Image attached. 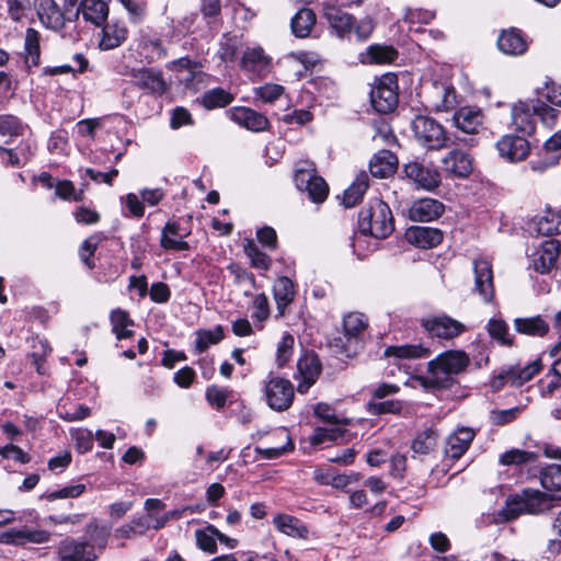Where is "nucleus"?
I'll return each mask as SVG.
<instances>
[{
	"instance_id": "nucleus-1",
	"label": "nucleus",
	"mask_w": 561,
	"mask_h": 561,
	"mask_svg": "<svg viewBox=\"0 0 561 561\" xmlns=\"http://www.w3.org/2000/svg\"><path fill=\"white\" fill-rule=\"evenodd\" d=\"M470 364L469 355L461 350L443 352L428 363V382L438 388H449L454 376L463 373Z\"/></svg>"
},
{
	"instance_id": "nucleus-2",
	"label": "nucleus",
	"mask_w": 561,
	"mask_h": 561,
	"mask_svg": "<svg viewBox=\"0 0 561 561\" xmlns=\"http://www.w3.org/2000/svg\"><path fill=\"white\" fill-rule=\"evenodd\" d=\"M411 128L417 142L430 150H439L448 144L465 147H474L477 144L472 137L448 138L444 127L434 118L427 116H416L411 123Z\"/></svg>"
},
{
	"instance_id": "nucleus-3",
	"label": "nucleus",
	"mask_w": 561,
	"mask_h": 561,
	"mask_svg": "<svg viewBox=\"0 0 561 561\" xmlns=\"http://www.w3.org/2000/svg\"><path fill=\"white\" fill-rule=\"evenodd\" d=\"M358 229L364 236L385 239L394 229L390 207L381 199H373L358 214Z\"/></svg>"
},
{
	"instance_id": "nucleus-4",
	"label": "nucleus",
	"mask_w": 561,
	"mask_h": 561,
	"mask_svg": "<svg viewBox=\"0 0 561 561\" xmlns=\"http://www.w3.org/2000/svg\"><path fill=\"white\" fill-rule=\"evenodd\" d=\"M553 497L548 493L536 489H525L520 493L511 496L505 506L499 513L502 520L508 522L517 518L520 514L539 515L549 511Z\"/></svg>"
},
{
	"instance_id": "nucleus-5",
	"label": "nucleus",
	"mask_w": 561,
	"mask_h": 561,
	"mask_svg": "<svg viewBox=\"0 0 561 561\" xmlns=\"http://www.w3.org/2000/svg\"><path fill=\"white\" fill-rule=\"evenodd\" d=\"M558 114V110L548 106L541 101H519L512 108V124L524 135H531L536 127L535 116H538L543 125L552 127Z\"/></svg>"
},
{
	"instance_id": "nucleus-6",
	"label": "nucleus",
	"mask_w": 561,
	"mask_h": 561,
	"mask_svg": "<svg viewBox=\"0 0 561 561\" xmlns=\"http://www.w3.org/2000/svg\"><path fill=\"white\" fill-rule=\"evenodd\" d=\"M541 369V358H536L526 364L504 365L499 370V374L492 378L491 387L494 391H500L504 387L519 388L530 381Z\"/></svg>"
},
{
	"instance_id": "nucleus-7",
	"label": "nucleus",
	"mask_w": 561,
	"mask_h": 561,
	"mask_svg": "<svg viewBox=\"0 0 561 561\" xmlns=\"http://www.w3.org/2000/svg\"><path fill=\"white\" fill-rule=\"evenodd\" d=\"M264 400L270 409L276 412L287 411L295 398V388L290 380L268 375L262 382Z\"/></svg>"
},
{
	"instance_id": "nucleus-8",
	"label": "nucleus",
	"mask_w": 561,
	"mask_h": 561,
	"mask_svg": "<svg viewBox=\"0 0 561 561\" xmlns=\"http://www.w3.org/2000/svg\"><path fill=\"white\" fill-rule=\"evenodd\" d=\"M398 81L393 73H386L375 80L370 91L373 107L379 113H390L398 105Z\"/></svg>"
},
{
	"instance_id": "nucleus-9",
	"label": "nucleus",
	"mask_w": 561,
	"mask_h": 561,
	"mask_svg": "<svg viewBox=\"0 0 561 561\" xmlns=\"http://www.w3.org/2000/svg\"><path fill=\"white\" fill-rule=\"evenodd\" d=\"M421 325L432 336L443 340H453L468 330L462 322L447 314L423 318L421 320Z\"/></svg>"
},
{
	"instance_id": "nucleus-10",
	"label": "nucleus",
	"mask_w": 561,
	"mask_h": 561,
	"mask_svg": "<svg viewBox=\"0 0 561 561\" xmlns=\"http://www.w3.org/2000/svg\"><path fill=\"white\" fill-rule=\"evenodd\" d=\"M404 176L414 183L419 188L432 192L435 191L442 182L439 172L420 161H410L403 165Z\"/></svg>"
},
{
	"instance_id": "nucleus-11",
	"label": "nucleus",
	"mask_w": 561,
	"mask_h": 561,
	"mask_svg": "<svg viewBox=\"0 0 561 561\" xmlns=\"http://www.w3.org/2000/svg\"><path fill=\"white\" fill-rule=\"evenodd\" d=\"M127 76L131 78L134 85L150 94L162 95L168 89L163 73L159 69L147 67L131 68Z\"/></svg>"
},
{
	"instance_id": "nucleus-12",
	"label": "nucleus",
	"mask_w": 561,
	"mask_h": 561,
	"mask_svg": "<svg viewBox=\"0 0 561 561\" xmlns=\"http://www.w3.org/2000/svg\"><path fill=\"white\" fill-rule=\"evenodd\" d=\"M560 244L556 240H547L528 254L530 266L538 273L546 274L558 268Z\"/></svg>"
},
{
	"instance_id": "nucleus-13",
	"label": "nucleus",
	"mask_w": 561,
	"mask_h": 561,
	"mask_svg": "<svg viewBox=\"0 0 561 561\" xmlns=\"http://www.w3.org/2000/svg\"><path fill=\"white\" fill-rule=\"evenodd\" d=\"M295 183L300 191L308 193L313 203H322L328 196L327 182L317 175L313 169H298L295 173Z\"/></svg>"
},
{
	"instance_id": "nucleus-14",
	"label": "nucleus",
	"mask_w": 561,
	"mask_h": 561,
	"mask_svg": "<svg viewBox=\"0 0 561 561\" xmlns=\"http://www.w3.org/2000/svg\"><path fill=\"white\" fill-rule=\"evenodd\" d=\"M443 172L448 178L466 179L473 170V159L465 150L454 148L440 160Z\"/></svg>"
},
{
	"instance_id": "nucleus-15",
	"label": "nucleus",
	"mask_w": 561,
	"mask_h": 561,
	"mask_svg": "<svg viewBox=\"0 0 561 561\" xmlns=\"http://www.w3.org/2000/svg\"><path fill=\"white\" fill-rule=\"evenodd\" d=\"M322 370L319 357L314 353H306L297 363L298 380L297 391L301 394L307 393L312 385L316 383Z\"/></svg>"
},
{
	"instance_id": "nucleus-16",
	"label": "nucleus",
	"mask_w": 561,
	"mask_h": 561,
	"mask_svg": "<svg viewBox=\"0 0 561 561\" xmlns=\"http://www.w3.org/2000/svg\"><path fill=\"white\" fill-rule=\"evenodd\" d=\"M426 105L435 112H444L457 104L456 91L444 82H433L425 90Z\"/></svg>"
},
{
	"instance_id": "nucleus-17",
	"label": "nucleus",
	"mask_w": 561,
	"mask_h": 561,
	"mask_svg": "<svg viewBox=\"0 0 561 561\" xmlns=\"http://www.w3.org/2000/svg\"><path fill=\"white\" fill-rule=\"evenodd\" d=\"M496 149L503 159L518 162L527 158L530 146L524 136L505 135L496 142Z\"/></svg>"
},
{
	"instance_id": "nucleus-18",
	"label": "nucleus",
	"mask_w": 561,
	"mask_h": 561,
	"mask_svg": "<svg viewBox=\"0 0 561 561\" xmlns=\"http://www.w3.org/2000/svg\"><path fill=\"white\" fill-rule=\"evenodd\" d=\"M476 433L470 427H459L445 440L444 457L449 460H458L469 449Z\"/></svg>"
},
{
	"instance_id": "nucleus-19",
	"label": "nucleus",
	"mask_w": 561,
	"mask_h": 561,
	"mask_svg": "<svg viewBox=\"0 0 561 561\" xmlns=\"http://www.w3.org/2000/svg\"><path fill=\"white\" fill-rule=\"evenodd\" d=\"M445 210L442 202L425 197L414 201L408 209V217L412 221L427 222L438 219Z\"/></svg>"
},
{
	"instance_id": "nucleus-20",
	"label": "nucleus",
	"mask_w": 561,
	"mask_h": 561,
	"mask_svg": "<svg viewBox=\"0 0 561 561\" xmlns=\"http://www.w3.org/2000/svg\"><path fill=\"white\" fill-rule=\"evenodd\" d=\"M226 115L236 124L251 131H263L268 127V119L261 113L245 106L228 110Z\"/></svg>"
},
{
	"instance_id": "nucleus-21",
	"label": "nucleus",
	"mask_w": 561,
	"mask_h": 561,
	"mask_svg": "<svg viewBox=\"0 0 561 561\" xmlns=\"http://www.w3.org/2000/svg\"><path fill=\"white\" fill-rule=\"evenodd\" d=\"M474 288L485 302H491L494 297L492 264L486 259L473 261Z\"/></svg>"
},
{
	"instance_id": "nucleus-22",
	"label": "nucleus",
	"mask_w": 561,
	"mask_h": 561,
	"mask_svg": "<svg viewBox=\"0 0 561 561\" xmlns=\"http://www.w3.org/2000/svg\"><path fill=\"white\" fill-rule=\"evenodd\" d=\"M58 557L60 561H95L98 558L89 542L75 539L60 542Z\"/></svg>"
},
{
	"instance_id": "nucleus-23",
	"label": "nucleus",
	"mask_w": 561,
	"mask_h": 561,
	"mask_svg": "<svg viewBox=\"0 0 561 561\" xmlns=\"http://www.w3.org/2000/svg\"><path fill=\"white\" fill-rule=\"evenodd\" d=\"M405 239L420 249H432L443 241V232L437 228L414 226L407 229Z\"/></svg>"
},
{
	"instance_id": "nucleus-24",
	"label": "nucleus",
	"mask_w": 561,
	"mask_h": 561,
	"mask_svg": "<svg viewBox=\"0 0 561 561\" xmlns=\"http://www.w3.org/2000/svg\"><path fill=\"white\" fill-rule=\"evenodd\" d=\"M35 150V144L30 139H24L16 148H5L0 146V159L7 165L21 168L31 161Z\"/></svg>"
},
{
	"instance_id": "nucleus-25",
	"label": "nucleus",
	"mask_w": 561,
	"mask_h": 561,
	"mask_svg": "<svg viewBox=\"0 0 561 561\" xmlns=\"http://www.w3.org/2000/svg\"><path fill=\"white\" fill-rule=\"evenodd\" d=\"M323 10L330 28L337 37L345 38L352 34L354 19L351 14L329 3L324 4Z\"/></svg>"
},
{
	"instance_id": "nucleus-26",
	"label": "nucleus",
	"mask_w": 561,
	"mask_h": 561,
	"mask_svg": "<svg viewBox=\"0 0 561 561\" xmlns=\"http://www.w3.org/2000/svg\"><path fill=\"white\" fill-rule=\"evenodd\" d=\"M37 15L44 26L58 31L65 24V16L55 0H35Z\"/></svg>"
},
{
	"instance_id": "nucleus-27",
	"label": "nucleus",
	"mask_w": 561,
	"mask_h": 561,
	"mask_svg": "<svg viewBox=\"0 0 561 561\" xmlns=\"http://www.w3.org/2000/svg\"><path fill=\"white\" fill-rule=\"evenodd\" d=\"M128 37V28L122 21H111L102 28L99 47L102 50H111L123 45Z\"/></svg>"
},
{
	"instance_id": "nucleus-28",
	"label": "nucleus",
	"mask_w": 561,
	"mask_h": 561,
	"mask_svg": "<svg viewBox=\"0 0 561 561\" xmlns=\"http://www.w3.org/2000/svg\"><path fill=\"white\" fill-rule=\"evenodd\" d=\"M343 327L347 344H354V352H357L364 340L367 319L363 313L353 312L344 318Z\"/></svg>"
},
{
	"instance_id": "nucleus-29",
	"label": "nucleus",
	"mask_w": 561,
	"mask_h": 561,
	"mask_svg": "<svg viewBox=\"0 0 561 561\" xmlns=\"http://www.w3.org/2000/svg\"><path fill=\"white\" fill-rule=\"evenodd\" d=\"M176 221H168L162 229L160 245L164 250L186 251L190 245L184 238L188 236Z\"/></svg>"
},
{
	"instance_id": "nucleus-30",
	"label": "nucleus",
	"mask_w": 561,
	"mask_h": 561,
	"mask_svg": "<svg viewBox=\"0 0 561 561\" xmlns=\"http://www.w3.org/2000/svg\"><path fill=\"white\" fill-rule=\"evenodd\" d=\"M137 50L140 57L153 62L165 57V47L160 37L141 32L138 38Z\"/></svg>"
},
{
	"instance_id": "nucleus-31",
	"label": "nucleus",
	"mask_w": 561,
	"mask_h": 561,
	"mask_svg": "<svg viewBox=\"0 0 561 561\" xmlns=\"http://www.w3.org/2000/svg\"><path fill=\"white\" fill-rule=\"evenodd\" d=\"M453 121L459 130L466 134H476L482 126L483 114L477 107L466 106L454 114Z\"/></svg>"
},
{
	"instance_id": "nucleus-32",
	"label": "nucleus",
	"mask_w": 561,
	"mask_h": 561,
	"mask_svg": "<svg viewBox=\"0 0 561 561\" xmlns=\"http://www.w3.org/2000/svg\"><path fill=\"white\" fill-rule=\"evenodd\" d=\"M275 528L289 537L307 539L309 537L308 527L297 517L288 514H277L273 518Z\"/></svg>"
},
{
	"instance_id": "nucleus-33",
	"label": "nucleus",
	"mask_w": 561,
	"mask_h": 561,
	"mask_svg": "<svg viewBox=\"0 0 561 561\" xmlns=\"http://www.w3.org/2000/svg\"><path fill=\"white\" fill-rule=\"evenodd\" d=\"M270 61V58L264 54L261 47H253L244 51L241 67L243 70L261 77L268 71Z\"/></svg>"
},
{
	"instance_id": "nucleus-34",
	"label": "nucleus",
	"mask_w": 561,
	"mask_h": 561,
	"mask_svg": "<svg viewBox=\"0 0 561 561\" xmlns=\"http://www.w3.org/2000/svg\"><path fill=\"white\" fill-rule=\"evenodd\" d=\"M398 167V158L390 150L378 151L369 163V171L375 178H387L393 174Z\"/></svg>"
},
{
	"instance_id": "nucleus-35",
	"label": "nucleus",
	"mask_w": 561,
	"mask_h": 561,
	"mask_svg": "<svg viewBox=\"0 0 561 561\" xmlns=\"http://www.w3.org/2000/svg\"><path fill=\"white\" fill-rule=\"evenodd\" d=\"M497 46L501 51L512 56L522 55L527 49V43L525 38L523 37L520 31L516 28L503 31L499 36Z\"/></svg>"
},
{
	"instance_id": "nucleus-36",
	"label": "nucleus",
	"mask_w": 561,
	"mask_h": 561,
	"mask_svg": "<svg viewBox=\"0 0 561 561\" xmlns=\"http://www.w3.org/2000/svg\"><path fill=\"white\" fill-rule=\"evenodd\" d=\"M278 314L284 316L285 309L293 302L296 291L293 280L286 276L278 277L273 287Z\"/></svg>"
},
{
	"instance_id": "nucleus-37",
	"label": "nucleus",
	"mask_w": 561,
	"mask_h": 561,
	"mask_svg": "<svg viewBox=\"0 0 561 561\" xmlns=\"http://www.w3.org/2000/svg\"><path fill=\"white\" fill-rule=\"evenodd\" d=\"M516 332L534 337H542L549 332V323L540 316L516 318L514 320Z\"/></svg>"
},
{
	"instance_id": "nucleus-38",
	"label": "nucleus",
	"mask_w": 561,
	"mask_h": 561,
	"mask_svg": "<svg viewBox=\"0 0 561 561\" xmlns=\"http://www.w3.org/2000/svg\"><path fill=\"white\" fill-rule=\"evenodd\" d=\"M85 21L101 25L108 15V7L102 0H81L78 9Z\"/></svg>"
},
{
	"instance_id": "nucleus-39",
	"label": "nucleus",
	"mask_w": 561,
	"mask_h": 561,
	"mask_svg": "<svg viewBox=\"0 0 561 561\" xmlns=\"http://www.w3.org/2000/svg\"><path fill=\"white\" fill-rule=\"evenodd\" d=\"M316 14L311 9H300L291 19L290 27L296 37L306 38L310 35L314 24Z\"/></svg>"
},
{
	"instance_id": "nucleus-40",
	"label": "nucleus",
	"mask_w": 561,
	"mask_h": 561,
	"mask_svg": "<svg viewBox=\"0 0 561 561\" xmlns=\"http://www.w3.org/2000/svg\"><path fill=\"white\" fill-rule=\"evenodd\" d=\"M365 409L368 414L374 416H380L382 414H393L398 416H404L405 403L398 399H390L383 401L369 400Z\"/></svg>"
},
{
	"instance_id": "nucleus-41",
	"label": "nucleus",
	"mask_w": 561,
	"mask_h": 561,
	"mask_svg": "<svg viewBox=\"0 0 561 561\" xmlns=\"http://www.w3.org/2000/svg\"><path fill=\"white\" fill-rule=\"evenodd\" d=\"M5 536L7 542L14 545H25L27 542L44 543L49 539V534L47 531L27 527L19 530H11L7 533Z\"/></svg>"
},
{
	"instance_id": "nucleus-42",
	"label": "nucleus",
	"mask_w": 561,
	"mask_h": 561,
	"mask_svg": "<svg viewBox=\"0 0 561 561\" xmlns=\"http://www.w3.org/2000/svg\"><path fill=\"white\" fill-rule=\"evenodd\" d=\"M110 320L112 331L117 340L129 339L134 335V332L129 329V327L134 325V321L127 311L116 308L112 310Z\"/></svg>"
},
{
	"instance_id": "nucleus-43",
	"label": "nucleus",
	"mask_w": 561,
	"mask_h": 561,
	"mask_svg": "<svg viewBox=\"0 0 561 561\" xmlns=\"http://www.w3.org/2000/svg\"><path fill=\"white\" fill-rule=\"evenodd\" d=\"M233 100L232 93L222 88H214L202 95L201 103L207 110H215L229 105Z\"/></svg>"
},
{
	"instance_id": "nucleus-44",
	"label": "nucleus",
	"mask_w": 561,
	"mask_h": 561,
	"mask_svg": "<svg viewBox=\"0 0 561 561\" xmlns=\"http://www.w3.org/2000/svg\"><path fill=\"white\" fill-rule=\"evenodd\" d=\"M369 178L366 173H360L352 185L344 192L343 205L346 208L354 207L364 196L368 188Z\"/></svg>"
},
{
	"instance_id": "nucleus-45",
	"label": "nucleus",
	"mask_w": 561,
	"mask_h": 561,
	"mask_svg": "<svg viewBox=\"0 0 561 561\" xmlns=\"http://www.w3.org/2000/svg\"><path fill=\"white\" fill-rule=\"evenodd\" d=\"M430 350L422 345H399L389 346L385 350L386 357L397 358H422L430 355Z\"/></svg>"
},
{
	"instance_id": "nucleus-46",
	"label": "nucleus",
	"mask_w": 561,
	"mask_h": 561,
	"mask_svg": "<svg viewBox=\"0 0 561 561\" xmlns=\"http://www.w3.org/2000/svg\"><path fill=\"white\" fill-rule=\"evenodd\" d=\"M541 486L548 492H561V465H549L540 470Z\"/></svg>"
},
{
	"instance_id": "nucleus-47",
	"label": "nucleus",
	"mask_w": 561,
	"mask_h": 561,
	"mask_svg": "<svg viewBox=\"0 0 561 561\" xmlns=\"http://www.w3.org/2000/svg\"><path fill=\"white\" fill-rule=\"evenodd\" d=\"M486 330L490 336L497 341L501 345L512 346L514 343V336L510 334L507 323L497 318H492L486 324Z\"/></svg>"
},
{
	"instance_id": "nucleus-48",
	"label": "nucleus",
	"mask_w": 561,
	"mask_h": 561,
	"mask_svg": "<svg viewBox=\"0 0 561 561\" xmlns=\"http://www.w3.org/2000/svg\"><path fill=\"white\" fill-rule=\"evenodd\" d=\"M366 58L370 64H391L398 58V51L392 46L371 45L367 49Z\"/></svg>"
},
{
	"instance_id": "nucleus-49",
	"label": "nucleus",
	"mask_w": 561,
	"mask_h": 561,
	"mask_svg": "<svg viewBox=\"0 0 561 561\" xmlns=\"http://www.w3.org/2000/svg\"><path fill=\"white\" fill-rule=\"evenodd\" d=\"M437 432L433 428H426L419 433L411 445L413 453L427 455L435 448L437 444Z\"/></svg>"
},
{
	"instance_id": "nucleus-50",
	"label": "nucleus",
	"mask_w": 561,
	"mask_h": 561,
	"mask_svg": "<svg viewBox=\"0 0 561 561\" xmlns=\"http://www.w3.org/2000/svg\"><path fill=\"white\" fill-rule=\"evenodd\" d=\"M224 336L221 325H217L210 330H198L196 332L195 348L198 353H203L210 345L219 343Z\"/></svg>"
},
{
	"instance_id": "nucleus-51",
	"label": "nucleus",
	"mask_w": 561,
	"mask_h": 561,
	"mask_svg": "<svg viewBox=\"0 0 561 561\" xmlns=\"http://www.w3.org/2000/svg\"><path fill=\"white\" fill-rule=\"evenodd\" d=\"M343 434L344 431L336 425L331 427H316L309 437V443L312 446H322L341 438Z\"/></svg>"
},
{
	"instance_id": "nucleus-52",
	"label": "nucleus",
	"mask_w": 561,
	"mask_h": 561,
	"mask_svg": "<svg viewBox=\"0 0 561 561\" xmlns=\"http://www.w3.org/2000/svg\"><path fill=\"white\" fill-rule=\"evenodd\" d=\"M537 232L542 236H552L561 233V216L557 213L548 211L536 221Z\"/></svg>"
},
{
	"instance_id": "nucleus-53",
	"label": "nucleus",
	"mask_w": 561,
	"mask_h": 561,
	"mask_svg": "<svg viewBox=\"0 0 561 561\" xmlns=\"http://www.w3.org/2000/svg\"><path fill=\"white\" fill-rule=\"evenodd\" d=\"M24 126L21 119L13 115H0V135L8 137L4 141L9 144L13 137L21 136L23 134Z\"/></svg>"
},
{
	"instance_id": "nucleus-54",
	"label": "nucleus",
	"mask_w": 561,
	"mask_h": 561,
	"mask_svg": "<svg viewBox=\"0 0 561 561\" xmlns=\"http://www.w3.org/2000/svg\"><path fill=\"white\" fill-rule=\"evenodd\" d=\"M523 405H517L506 410L494 409L490 411L489 420L492 425L503 426L517 420L524 411Z\"/></svg>"
},
{
	"instance_id": "nucleus-55",
	"label": "nucleus",
	"mask_w": 561,
	"mask_h": 561,
	"mask_svg": "<svg viewBox=\"0 0 561 561\" xmlns=\"http://www.w3.org/2000/svg\"><path fill=\"white\" fill-rule=\"evenodd\" d=\"M244 252L255 268L267 271L271 266V257L262 252L253 241H249L244 247Z\"/></svg>"
},
{
	"instance_id": "nucleus-56",
	"label": "nucleus",
	"mask_w": 561,
	"mask_h": 561,
	"mask_svg": "<svg viewBox=\"0 0 561 561\" xmlns=\"http://www.w3.org/2000/svg\"><path fill=\"white\" fill-rule=\"evenodd\" d=\"M313 414L319 420L330 424V425H347L348 420L344 417H339L334 411V409L328 403H317L313 407Z\"/></svg>"
},
{
	"instance_id": "nucleus-57",
	"label": "nucleus",
	"mask_w": 561,
	"mask_h": 561,
	"mask_svg": "<svg viewBox=\"0 0 561 561\" xmlns=\"http://www.w3.org/2000/svg\"><path fill=\"white\" fill-rule=\"evenodd\" d=\"M26 62L37 66L39 62V35L34 28H27L25 35Z\"/></svg>"
},
{
	"instance_id": "nucleus-58",
	"label": "nucleus",
	"mask_w": 561,
	"mask_h": 561,
	"mask_svg": "<svg viewBox=\"0 0 561 561\" xmlns=\"http://www.w3.org/2000/svg\"><path fill=\"white\" fill-rule=\"evenodd\" d=\"M128 14L131 23L138 24L145 21L147 15L146 3L141 0H119Z\"/></svg>"
},
{
	"instance_id": "nucleus-59",
	"label": "nucleus",
	"mask_w": 561,
	"mask_h": 561,
	"mask_svg": "<svg viewBox=\"0 0 561 561\" xmlns=\"http://www.w3.org/2000/svg\"><path fill=\"white\" fill-rule=\"evenodd\" d=\"M88 535L90 539L89 545L92 549L94 547L104 549L110 537V529L105 526L90 525L88 528Z\"/></svg>"
},
{
	"instance_id": "nucleus-60",
	"label": "nucleus",
	"mask_w": 561,
	"mask_h": 561,
	"mask_svg": "<svg viewBox=\"0 0 561 561\" xmlns=\"http://www.w3.org/2000/svg\"><path fill=\"white\" fill-rule=\"evenodd\" d=\"M284 93V87L274 83H266L254 90V94L265 103H273Z\"/></svg>"
},
{
	"instance_id": "nucleus-61",
	"label": "nucleus",
	"mask_w": 561,
	"mask_h": 561,
	"mask_svg": "<svg viewBox=\"0 0 561 561\" xmlns=\"http://www.w3.org/2000/svg\"><path fill=\"white\" fill-rule=\"evenodd\" d=\"M294 336L286 333L283 335L277 346L276 362L279 367L284 366L291 357L294 347Z\"/></svg>"
},
{
	"instance_id": "nucleus-62",
	"label": "nucleus",
	"mask_w": 561,
	"mask_h": 561,
	"mask_svg": "<svg viewBox=\"0 0 561 561\" xmlns=\"http://www.w3.org/2000/svg\"><path fill=\"white\" fill-rule=\"evenodd\" d=\"M534 458V454L522 449H511L501 455L500 462L503 466L522 465Z\"/></svg>"
},
{
	"instance_id": "nucleus-63",
	"label": "nucleus",
	"mask_w": 561,
	"mask_h": 561,
	"mask_svg": "<svg viewBox=\"0 0 561 561\" xmlns=\"http://www.w3.org/2000/svg\"><path fill=\"white\" fill-rule=\"evenodd\" d=\"M196 543L199 549L208 553H215L217 550V543L215 535L209 530V526L205 529H197L195 531Z\"/></svg>"
},
{
	"instance_id": "nucleus-64",
	"label": "nucleus",
	"mask_w": 561,
	"mask_h": 561,
	"mask_svg": "<svg viewBox=\"0 0 561 561\" xmlns=\"http://www.w3.org/2000/svg\"><path fill=\"white\" fill-rule=\"evenodd\" d=\"M205 396H206L207 402L210 405L215 407L216 409H221L226 404V401L229 396V391L226 388H221V387L213 385L206 389Z\"/></svg>"
}]
</instances>
